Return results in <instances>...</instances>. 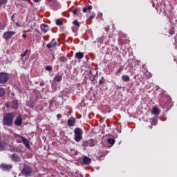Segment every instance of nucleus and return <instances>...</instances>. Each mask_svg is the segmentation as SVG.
Listing matches in <instances>:
<instances>
[{
  "instance_id": "1",
  "label": "nucleus",
  "mask_w": 177,
  "mask_h": 177,
  "mask_svg": "<svg viewBox=\"0 0 177 177\" xmlns=\"http://www.w3.org/2000/svg\"><path fill=\"white\" fill-rule=\"evenodd\" d=\"M15 118V114L13 113H10L6 115L3 118V122L4 125L6 127H10L13 124V120Z\"/></svg>"
},
{
  "instance_id": "2",
  "label": "nucleus",
  "mask_w": 177,
  "mask_h": 177,
  "mask_svg": "<svg viewBox=\"0 0 177 177\" xmlns=\"http://www.w3.org/2000/svg\"><path fill=\"white\" fill-rule=\"evenodd\" d=\"M75 132V142H81V139H82V129L80 128H76L74 130Z\"/></svg>"
},
{
  "instance_id": "3",
  "label": "nucleus",
  "mask_w": 177,
  "mask_h": 177,
  "mask_svg": "<svg viewBox=\"0 0 177 177\" xmlns=\"http://www.w3.org/2000/svg\"><path fill=\"white\" fill-rule=\"evenodd\" d=\"M9 80V76L6 73H0V84H6Z\"/></svg>"
},
{
  "instance_id": "4",
  "label": "nucleus",
  "mask_w": 177,
  "mask_h": 177,
  "mask_svg": "<svg viewBox=\"0 0 177 177\" xmlns=\"http://www.w3.org/2000/svg\"><path fill=\"white\" fill-rule=\"evenodd\" d=\"M79 161L81 162V164H84V165H88V164H91V158L88 156H82L79 159Z\"/></svg>"
},
{
  "instance_id": "5",
  "label": "nucleus",
  "mask_w": 177,
  "mask_h": 177,
  "mask_svg": "<svg viewBox=\"0 0 177 177\" xmlns=\"http://www.w3.org/2000/svg\"><path fill=\"white\" fill-rule=\"evenodd\" d=\"M16 34V32L15 31H6L3 35V38L6 39V41H8V39H10Z\"/></svg>"
},
{
  "instance_id": "6",
  "label": "nucleus",
  "mask_w": 177,
  "mask_h": 177,
  "mask_svg": "<svg viewBox=\"0 0 177 177\" xmlns=\"http://www.w3.org/2000/svg\"><path fill=\"white\" fill-rule=\"evenodd\" d=\"M32 169L30 166L25 165L22 169V174L26 175V176H30L31 175Z\"/></svg>"
},
{
  "instance_id": "7",
  "label": "nucleus",
  "mask_w": 177,
  "mask_h": 177,
  "mask_svg": "<svg viewBox=\"0 0 177 177\" xmlns=\"http://www.w3.org/2000/svg\"><path fill=\"white\" fill-rule=\"evenodd\" d=\"M15 124L17 125V127H20V125L23 124V118H21V116L19 115L16 118Z\"/></svg>"
},
{
  "instance_id": "8",
  "label": "nucleus",
  "mask_w": 177,
  "mask_h": 177,
  "mask_svg": "<svg viewBox=\"0 0 177 177\" xmlns=\"http://www.w3.org/2000/svg\"><path fill=\"white\" fill-rule=\"evenodd\" d=\"M21 142L24 143V145L26 146L27 149H30V142L27 138L21 136L20 137Z\"/></svg>"
},
{
  "instance_id": "9",
  "label": "nucleus",
  "mask_w": 177,
  "mask_h": 177,
  "mask_svg": "<svg viewBox=\"0 0 177 177\" xmlns=\"http://www.w3.org/2000/svg\"><path fill=\"white\" fill-rule=\"evenodd\" d=\"M40 28L44 34H46L49 31V26L46 24H41Z\"/></svg>"
},
{
  "instance_id": "10",
  "label": "nucleus",
  "mask_w": 177,
  "mask_h": 177,
  "mask_svg": "<svg viewBox=\"0 0 177 177\" xmlns=\"http://www.w3.org/2000/svg\"><path fill=\"white\" fill-rule=\"evenodd\" d=\"M1 169L3 171H8L9 169H12V165H5V164H1L0 165Z\"/></svg>"
},
{
  "instance_id": "11",
  "label": "nucleus",
  "mask_w": 177,
  "mask_h": 177,
  "mask_svg": "<svg viewBox=\"0 0 177 177\" xmlns=\"http://www.w3.org/2000/svg\"><path fill=\"white\" fill-rule=\"evenodd\" d=\"M88 146H90V147H93V146H95V145H96V142L94 140H88L86 142Z\"/></svg>"
},
{
  "instance_id": "12",
  "label": "nucleus",
  "mask_w": 177,
  "mask_h": 177,
  "mask_svg": "<svg viewBox=\"0 0 177 177\" xmlns=\"http://www.w3.org/2000/svg\"><path fill=\"white\" fill-rule=\"evenodd\" d=\"M152 113L155 115H158L160 114V109H158L157 107L152 108Z\"/></svg>"
},
{
  "instance_id": "13",
  "label": "nucleus",
  "mask_w": 177,
  "mask_h": 177,
  "mask_svg": "<svg viewBox=\"0 0 177 177\" xmlns=\"http://www.w3.org/2000/svg\"><path fill=\"white\" fill-rule=\"evenodd\" d=\"M122 80L124 82H128L129 81H130L131 78L129 77V75H124L122 76Z\"/></svg>"
},
{
  "instance_id": "14",
  "label": "nucleus",
  "mask_w": 177,
  "mask_h": 177,
  "mask_svg": "<svg viewBox=\"0 0 177 177\" xmlns=\"http://www.w3.org/2000/svg\"><path fill=\"white\" fill-rule=\"evenodd\" d=\"M75 56L77 57V59H81L84 58V53H77L75 54Z\"/></svg>"
},
{
  "instance_id": "15",
  "label": "nucleus",
  "mask_w": 177,
  "mask_h": 177,
  "mask_svg": "<svg viewBox=\"0 0 177 177\" xmlns=\"http://www.w3.org/2000/svg\"><path fill=\"white\" fill-rule=\"evenodd\" d=\"M62 80V77L60 75H55L54 77V81H56V82H60Z\"/></svg>"
},
{
  "instance_id": "16",
  "label": "nucleus",
  "mask_w": 177,
  "mask_h": 177,
  "mask_svg": "<svg viewBox=\"0 0 177 177\" xmlns=\"http://www.w3.org/2000/svg\"><path fill=\"white\" fill-rule=\"evenodd\" d=\"M10 157H11V159L12 160V161H19L20 160V158H19L16 155H11Z\"/></svg>"
},
{
  "instance_id": "17",
  "label": "nucleus",
  "mask_w": 177,
  "mask_h": 177,
  "mask_svg": "<svg viewBox=\"0 0 177 177\" xmlns=\"http://www.w3.org/2000/svg\"><path fill=\"white\" fill-rule=\"evenodd\" d=\"M151 125H157V118H153L150 120Z\"/></svg>"
},
{
  "instance_id": "18",
  "label": "nucleus",
  "mask_w": 177,
  "mask_h": 177,
  "mask_svg": "<svg viewBox=\"0 0 177 177\" xmlns=\"http://www.w3.org/2000/svg\"><path fill=\"white\" fill-rule=\"evenodd\" d=\"M5 146H6V144H5V142H0V151L5 150Z\"/></svg>"
},
{
  "instance_id": "19",
  "label": "nucleus",
  "mask_w": 177,
  "mask_h": 177,
  "mask_svg": "<svg viewBox=\"0 0 177 177\" xmlns=\"http://www.w3.org/2000/svg\"><path fill=\"white\" fill-rule=\"evenodd\" d=\"M68 125H71V127H74L75 124V121L74 120H68Z\"/></svg>"
},
{
  "instance_id": "20",
  "label": "nucleus",
  "mask_w": 177,
  "mask_h": 177,
  "mask_svg": "<svg viewBox=\"0 0 177 177\" xmlns=\"http://www.w3.org/2000/svg\"><path fill=\"white\" fill-rule=\"evenodd\" d=\"M107 142L109 145H114L115 143V140H114V138H109Z\"/></svg>"
},
{
  "instance_id": "21",
  "label": "nucleus",
  "mask_w": 177,
  "mask_h": 177,
  "mask_svg": "<svg viewBox=\"0 0 177 177\" xmlns=\"http://www.w3.org/2000/svg\"><path fill=\"white\" fill-rule=\"evenodd\" d=\"M12 107L13 109H17V107H19V103L17 101L15 100L12 102Z\"/></svg>"
},
{
  "instance_id": "22",
  "label": "nucleus",
  "mask_w": 177,
  "mask_h": 177,
  "mask_svg": "<svg viewBox=\"0 0 177 177\" xmlns=\"http://www.w3.org/2000/svg\"><path fill=\"white\" fill-rule=\"evenodd\" d=\"M6 27V24H5L4 22L0 23V30H5Z\"/></svg>"
},
{
  "instance_id": "23",
  "label": "nucleus",
  "mask_w": 177,
  "mask_h": 177,
  "mask_svg": "<svg viewBox=\"0 0 177 177\" xmlns=\"http://www.w3.org/2000/svg\"><path fill=\"white\" fill-rule=\"evenodd\" d=\"M50 44L54 47L56 46L57 45V43L56 42V39H53L51 40V42H50Z\"/></svg>"
},
{
  "instance_id": "24",
  "label": "nucleus",
  "mask_w": 177,
  "mask_h": 177,
  "mask_svg": "<svg viewBox=\"0 0 177 177\" xmlns=\"http://www.w3.org/2000/svg\"><path fill=\"white\" fill-rule=\"evenodd\" d=\"M5 95V90L3 88H0V97H2V96H4Z\"/></svg>"
},
{
  "instance_id": "25",
  "label": "nucleus",
  "mask_w": 177,
  "mask_h": 177,
  "mask_svg": "<svg viewBox=\"0 0 177 177\" xmlns=\"http://www.w3.org/2000/svg\"><path fill=\"white\" fill-rule=\"evenodd\" d=\"M8 3V0H0V6H2V5H6Z\"/></svg>"
},
{
  "instance_id": "26",
  "label": "nucleus",
  "mask_w": 177,
  "mask_h": 177,
  "mask_svg": "<svg viewBox=\"0 0 177 177\" xmlns=\"http://www.w3.org/2000/svg\"><path fill=\"white\" fill-rule=\"evenodd\" d=\"M104 39H106V37L103 36L98 39V41L100 42V44H103Z\"/></svg>"
},
{
  "instance_id": "27",
  "label": "nucleus",
  "mask_w": 177,
  "mask_h": 177,
  "mask_svg": "<svg viewBox=\"0 0 177 177\" xmlns=\"http://www.w3.org/2000/svg\"><path fill=\"white\" fill-rule=\"evenodd\" d=\"M73 24H74V26H76V27H80V22H78V21L77 19L73 21Z\"/></svg>"
},
{
  "instance_id": "28",
  "label": "nucleus",
  "mask_w": 177,
  "mask_h": 177,
  "mask_svg": "<svg viewBox=\"0 0 177 177\" xmlns=\"http://www.w3.org/2000/svg\"><path fill=\"white\" fill-rule=\"evenodd\" d=\"M56 24L57 26H62L63 25V22H62V21L57 19L56 20Z\"/></svg>"
},
{
  "instance_id": "29",
  "label": "nucleus",
  "mask_w": 177,
  "mask_h": 177,
  "mask_svg": "<svg viewBox=\"0 0 177 177\" xmlns=\"http://www.w3.org/2000/svg\"><path fill=\"white\" fill-rule=\"evenodd\" d=\"M59 60L61 62H66L67 60V59L66 58V57L62 56V57H59Z\"/></svg>"
},
{
  "instance_id": "30",
  "label": "nucleus",
  "mask_w": 177,
  "mask_h": 177,
  "mask_svg": "<svg viewBox=\"0 0 177 177\" xmlns=\"http://www.w3.org/2000/svg\"><path fill=\"white\" fill-rule=\"evenodd\" d=\"M27 53H28V50H26L24 53L21 54V57H24L25 56H27Z\"/></svg>"
},
{
  "instance_id": "31",
  "label": "nucleus",
  "mask_w": 177,
  "mask_h": 177,
  "mask_svg": "<svg viewBox=\"0 0 177 177\" xmlns=\"http://www.w3.org/2000/svg\"><path fill=\"white\" fill-rule=\"evenodd\" d=\"M45 70H46V71H50L52 70V66H46L45 67Z\"/></svg>"
},
{
  "instance_id": "32",
  "label": "nucleus",
  "mask_w": 177,
  "mask_h": 177,
  "mask_svg": "<svg viewBox=\"0 0 177 177\" xmlns=\"http://www.w3.org/2000/svg\"><path fill=\"white\" fill-rule=\"evenodd\" d=\"M47 48L48 49H50V48H53V46L50 43H48L47 44Z\"/></svg>"
},
{
  "instance_id": "33",
  "label": "nucleus",
  "mask_w": 177,
  "mask_h": 177,
  "mask_svg": "<svg viewBox=\"0 0 177 177\" xmlns=\"http://www.w3.org/2000/svg\"><path fill=\"white\" fill-rule=\"evenodd\" d=\"M99 84H100V85H103V84H104V80H103V77H102V80H100L99 81Z\"/></svg>"
},
{
  "instance_id": "34",
  "label": "nucleus",
  "mask_w": 177,
  "mask_h": 177,
  "mask_svg": "<svg viewBox=\"0 0 177 177\" xmlns=\"http://www.w3.org/2000/svg\"><path fill=\"white\" fill-rule=\"evenodd\" d=\"M73 15H77L78 13V9H75L74 10L72 11Z\"/></svg>"
},
{
  "instance_id": "35",
  "label": "nucleus",
  "mask_w": 177,
  "mask_h": 177,
  "mask_svg": "<svg viewBox=\"0 0 177 177\" xmlns=\"http://www.w3.org/2000/svg\"><path fill=\"white\" fill-rule=\"evenodd\" d=\"M88 10V8L86 7H84L82 10V12H84V13H86V12Z\"/></svg>"
},
{
  "instance_id": "36",
  "label": "nucleus",
  "mask_w": 177,
  "mask_h": 177,
  "mask_svg": "<svg viewBox=\"0 0 177 177\" xmlns=\"http://www.w3.org/2000/svg\"><path fill=\"white\" fill-rule=\"evenodd\" d=\"M87 10H92V6H88V7H86Z\"/></svg>"
},
{
  "instance_id": "37",
  "label": "nucleus",
  "mask_w": 177,
  "mask_h": 177,
  "mask_svg": "<svg viewBox=\"0 0 177 177\" xmlns=\"http://www.w3.org/2000/svg\"><path fill=\"white\" fill-rule=\"evenodd\" d=\"M169 34H170L171 35H174V34H175V31H174V30H170V31H169Z\"/></svg>"
},
{
  "instance_id": "38",
  "label": "nucleus",
  "mask_w": 177,
  "mask_h": 177,
  "mask_svg": "<svg viewBox=\"0 0 177 177\" xmlns=\"http://www.w3.org/2000/svg\"><path fill=\"white\" fill-rule=\"evenodd\" d=\"M121 71H122V68H120L117 71V73H121Z\"/></svg>"
},
{
  "instance_id": "39",
  "label": "nucleus",
  "mask_w": 177,
  "mask_h": 177,
  "mask_svg": "<svg viewBox=\"0 0 177 177\" xmlns=\"http://www.w3.org/2000/svg\"><path fill=\"white\" fill-rule=\"evenodd\" d=\"M44 85H45V82H41L39 83V86H44Z\"/></svg>"
},
{
  "instance_id": "40",
  "label": "nucleus",
  "mask_w": 177,
  "mask_h": 177,
  "mask_svg": "<svg viewBox=\"0 0 177 177\" xmlns=\"http://www.w3.org/2000/svg\"><path fill=\"white\" fill-rule=\"evenodd\" d=\"M57 118H58V120H60V118H62V115L57 114Z\"/></svg>"
},
{
  "instance_id": "41",
  "label": "nucleus",
  "mask_w": 177,
  "mask_h": 177,
  "mask_svg": "<svg viewBox=\"0 0 177 177\" xmlns=\"http://www.w3.org/2000/svg\"><path fill=\"white\" fill-rule=\"evenodd\" d=\"M22 38L26 39V38H27V35H26V34L22 35Z\"/></svg>"
},
{
  "instance_id": "42",
  "label": "nucleus",
  "mask_w": 177,
  "mask_h": 177,
  "mask_svg": "<svg viewBox=\"0 0 177 177\" xmlns=\"http://www.w3.org/2000/svg\"><path fill=\"white\" fill-rule=\"evenodd\" d=\"M105 31H109L110 30V28L109 26L105 27L104 28Z\"/></svg>"
},
{
  "instance_id": "43",
  "label": "nucleus",
  "mask_w": 177,
  "mask_h": 177,
  "mask_svg": "<svg viewBox=\"0 0 177 177\" xmlns=\"http://www.w3.org/2000/svg\"><path fill=\"white\" fill-rule=\"evenodd\" d=\"M39 1H41V0H33V2H35V3H38V2H39Z\"/></svg>"
},
{
  "instance_id": "44",
  "label": "nucleus",
  "mask_w": 177,
  "mask_h": 177,
  "mask_svg": "<svg viewBox=\"0 0 177 177\" xmlns=\"http://www.w3.org/2000/svg\"><path fill=\"white\" fill-rule=\"evenodd\" d=\"M105 45H109V41H105Z\"/></svg>"
},
{
  "instance_id": "45",
  "label": "nucleus",
  "mask_w": 177,
  "mask_h": 177,
  "mask_svg": "<svg viewBox=\"0 0 177 177\" xmlns=\"http://www.w3.org/2000/svg\"><path fill=\"white\" fill-rule=\"evenodd\" d=\"M73 32H75V31H77V30L73 29Z\"/></svg>"
},
{
  "instance_id": "46",
  "label": "nucleus",
  "mask_w": 177,
  "mask_h": 177,
  "mask_svg": "<svg viewBox=\"0 0 177 177\" xmlns=\"http://www.w3.org/2000/svg\"><path fill=\"white\" fill-rule=\"evenodd\" d=\"M17 27H19V24H17Z\"/></svg>"
},
{
  "instance_id": "47",
  "label": "nucleus",
  "mask_w": 177,
  "mask_h": 177,
  "mask_svg": "<svg viewBox=\"0 0 177 177\" xmlns=\"http://www.w3.org/2000/svg\"><path fill=\"white\" fill-rule=\"evenodd\" d=\"M6 107H9V106L8 104H6Z\"/></svg>"
},
{
  "instance_id": "48",
  "label": "nucleus",
  "mask_w": 177,
  "mask_h": 177,
  "mask_svg": "<svg viewBox=\"0 0 177 177\" xmlns=\"http://www.w3.org/2000/svg\"><path fill=\"white\" fill-rule=\"evenodd\" d=\"M134 80H136V76L134 77Z\"/></svg>"
},
{
  "instance_id": "49",
  "label": "nucleus",
  "mask_w": 177,
  "mask_h": 177,
  "mask_svg": "<svg viewBox=\"0 0 177 177\" xmlns=\"http://www.w3.org/2000/svg\"><path fill=\"white\" fill-rule=\"evenodd\" d=\"M18 142H21V141H18Z\"/></svg>"
},
{
  "instance_id": "50",
  "label": "nucleus",
  "mask_w": 177,
  "mask_h": 177,
  "mask_svg": "<svg viewBox=\"0 0 177 177\" xmlns=\"http://www.w3.org/2000/svg\"><path fill=\"white\" fill-rule=\"evenodd\" d=\"M18 142H21V141H18Z\"/></svg>"
}]
</instances>
